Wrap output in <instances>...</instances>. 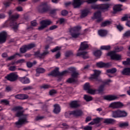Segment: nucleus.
<instances>
[{
	"label": "nucleus",
	"mask_w": 130,
	"mask_h": 130,
	"mask_svg": "<svg viewBox=\"0 0 130 130\" xmlns=\"http://www.w3.org/2000/svg\"><path fill=\"white\" fill-rule=\"evenodd\" d=\"M37 63V62L36 61H34L33 62H31L30 61H28L26 62V66L27 68H31L33 67V66L36 64Z\"/></svg>",
	"instance_id": "nucleus-34"
},
{
	"label": "nucleus",
	"mask_w": 130,
	"mask_h": 130,
	"mask_svg": "<svg viewBox=\"0 0 130 130\" xmlns=\"http://www.w3.org/2000/svg\"><path fill=\"white\" fill-rule=\"evenodd\" d=\"M49 54V51L48 50H44L43 53H41L40 51H37V52H35L34 55L36 57H38L39 58H41L43 59L45 58L46 55H48Z\"/></svg>",
	"instance_id": "nucleus-7"
},
{
	"label": "nucleus",
	"mask_w": 130,
	"mask_h": 130,
	"mask_svg": "<svg viewBox=\"0 0 130 130\" xmlns=\"http://www.w3.org/2000/svg\"><path fill=\"white\" fill-rule=\"evenodd\" d=\"M108 66V63H103V62L96 63V67H98V68H107Z\"/></svg>",
	"instance_id": "nucleus-29"
},
{
	"label": "nucleus",
	"mask_w": 130,
	"mask_h": 130,
	"mask_svg": "<svg viewBox=\"0 0 130 130\" xmlns=\"http://www.w3.org/2000/svg\"><path fill=\"white\" fill-rule=\"evenodd\" d=\"M84 98L85 100H86V101H87V102H89V101H92L93 99L92 98V96H90L86 94L84 95Z\"/></svg>",
	"instance_id": "nucleus-43"
},
{
	"label": "nucleus",
	"mask_w": 130,
	"mask_h": 130,
	"mask_svg": "<svg viewBox=\"0 0 130 130\" xmlns=\"http://www.w3.org/2000/svg\"><path fill=\"white\" fill-rule=\"evenodd\" d=\"M77 56H81L83 59H87V58H89V55L87 51L78 52L77 53Z\"/></svg>",
	"instance_id": "nucleus-15"
},
{
	"label": "nucleus",
	"mask_w": 130,
	"mask_h": 130,
	"mask_svg": "<svg viewBox=\"0 0 130 130\" xmlns=\"http://www.w3.org/2000/svg\"><path fill=\"white\" fill-rule=\"evenodd\" d=\"M69 71H64L62 72H59V68H56L55 70L51 72L48 74V76H52V77H59L57 81L60 82L61 81V79H62V76H66L67 74H68Z\"/></svg>",
	"instance_id": "nucleus-2"
},
{
	"label": "nucleus",
	"mask_w": 130,
	"mask_h": 130,
	"mask_svg": "<svg viewBox=\"0 0 130 130\" xmlns=\"http://www.w3.org/2000/svg\"><path fill=\"white\" fill-rule=\"evenodd\" d=\"M110 7V5L107 4L100 5V10L105 11H108V9H109Z\"/></svg>",
	"instance_id": "nucleus-22"
},
{
	"label": "nucleus",
	"mask_w": 130,
	"mask_h": 130,
	"mask_svg": "<svg viewBox=\"0 0 130 130\" xmlns=\"http://www.w3.org/2000/svg\"><path fill=\"white\" fill-rule=\"evenodd\" d=\"M124 66H127V64H129L130 63V58H127L126 61H124L122 62Z\"/></svg>",
	"instance_id": "nucleus-52"
},
{
	"label": "nucleus",
	"mask_w": 130,
	"mask_h": 130,
	"mask_svg": "<svg viewBox=\"0 0 130 130\" xmlns=\"http://www.w3.org/2000/svg\"><path fill=\"white\" fill-rule=\"evenodd\" d=\"M108 55L110 56L111 59L113 60H121V55L116 53L115 51L109 52Z\"/></svg>",
	"instance_id": "nucleus-8"
},
{
	"label": "nucleus",
	"mask_w": 130,
	"mask_h": 130,
	"mask_svg": "<svg viewBox=\"0 0 130 130\" xmlns=\"http://www.w3.org/2000/svg\"><path fill=\"white\" fill-rule=\"evenodd\" d=\"M111 48L110 46H103L101 47V49L103 50H109Z\"/></svg>",
	"instance_id": "nucleus-46"
},
{
	"label": "nucleus",
	"mask_w": 130,
	"mask_h": 130,
	"mask_svg": "<svg viewBox=\"0 0 130 130\" xmlns=\"http://www.w3.org/2000/svg\"><path fill=\"white\" fill-rule=\"evenodd\" d=\"M69 71L70 72V73H72V74H74V73L77 72L76 68H70L69 69Z\"/></svg>",
	"instance_id": "nucleus-59"
},
{
	"label": "nucleus",
	"mask_w": 130,
	"mask_h": 130,
	"mask_svg": "<svg viewBox=\"0 0 130 130\" xmlns=\"http://www.w3.org/2000/svg\"><path fill=\"white\" fill-rule=\"evenodd\" d=\"M128 18H129V16L128 14H125L124 15V16L121 18V21H122V22H124V21H128Z\"/></svg>",
	"instance_id": "nucleus-38"
},
{
	"label": "nucleus",
	"mask_w": 130,
	"mask_h": 130,
	"mask_svg": "<svg viewBox=\"0 0 130 130\" xmlns=\"http://www.w3.org/2000/svg\"><path fill=\"white\" fill-rule=\"evenodd\" d=\"M90 88H91L90 87V84L89 83H86L84 84V90H85L86 91H89V90H90Z\"/></svg>",
	"instance_id": "nucleus-41"
},
{
	"label": "nucleus",
	"mask_w": 130,
	"mask_h": 130,
	"mask_svg": "<svg viewBox=\"0 0 130 130\" xmlns=\"http://www.w3.org/2000/svg\"><path fill=\"white\" fill-rule=\"evenodd\" d=\"M54 109L53 110V112L55 113V114H59V113L60 112V106L58 104H55L54 105Z\"/></svg>",
	"instance_id": "nucleus-19"
},
{
	"label": "nucleus",
	"mask_w": 130,
	"mask_h": 130,
	"mask_svg": "<svg viewBox=\"0 0 130 130\" xmlns=\"http://www.w3.org/2000/svg\"><path fill=\"white\" fill-rule=\"evenodd\" d=\"M31 26L35 27L37 26V22H36L35 20H34L31 22Z\"/></svg>",
	"instance_id": "nucleus-63"
},
{
	"label": "nucleus",
	"mask_w": 130,
	"mask_h": 130,
	"mask_svg": "<svg viewBox=\"0 0 130 130\" xmlns=\"http://www.w3.org/2000/svg\"><path fill=\"white\" fill-rule=\"evenodd\" d=\"M28 50L27 45H24L20 48V52L21 53H25Z\"/></svg>",
	"instance_id": "nucleus-35"
},
{
	"label": "nucleus",
	"mask_w": 130,
	"mask_h": 130,
	"mask_svg": "<svg viewBox=\"0 0 130 130\" xmlns=\"http://www.w3.org/2000/svg\"><path fill=\"white\" fill-rule=\"evenodd\" d=\"M89 14V11L88 10H83L81 12V18H85L87 17Z\"/></svg>",
	"instance_id": "nucleus-33"
},
{
	"label": "nucleus",
	"mask_w": 130,
	"mask_h": 130,
	"mask_svg": "<svg viewBox=\"0 0 130 130\" xmlns=\"http://www.w3.org/2000/svg\"><path fill=\"white\" fill-rule=\"evenodd\" d=\"M36 72L39 74H43V73H45V69L42 68H39L36 69Z\"/></svg>",
	"instance_id": "nucleus-39"
},
{
	"label": "nucleus",
	"mask_w": 130,
	"mask_h": 130,
	"mask_svg": "<svg viewBox=\"0 0 130 130\" xmlns=\"http://www.w3.org/2000/svg\"><path fill=\"white\" fill-rule=\"evenodd\" d=\"M18 80H19L20 82L22 83V84H29V83H30V79L26 77H19Z\"/></svg>",
	"instance_id": "nucleus-21"
},
{
	"label": "nucleus",
	"mask_w": 130,
	"mask_h": 130,
	"mask_svg": "<svg viewBox=\"0 0 130 130\" xmlns=\"http://www.w3.org/2000/svg\"><path fill=\"white\" fill-rule=\"evenodd\" d=\"M68 14H69V12H68V11L66 10H62L61 12V14L62 16H67Z\"/></svg>",
	"instance_id": "nucleus-56"
},
{
	"label": "nucleus",
	"mask_w": 130,
	"mask_h": 130,
	"mask_svg": "<svg viewBox=\"0 0 130 130\" xmlns=\"http://www.w3.org/2000/svg\"><path fill=\"white\" fill-rule=\"evenodd\" d=\"M7 32L3 31L0 32V43H5L7 40Z\"/></svg>",
	"instance_id": "nucleus-16"
},
{
	"label": "nucleus",
	"mask_w": 130,
	"mask_h": 130,
	"mask_svg": "<svg viewBox=\"0 0 130 130\" xmlns=\"http://www.w3.org/2000/svg\"><path fill=\"white\" fill-rule=\"evenodd\" d=\"M109 108H113V109H117V108H122L123 107V104L118 102L112 103L109 106Z\"/></svg>",
	"instance_id": "nucleus-12"
},
{
	"label": "nucleus",
	"mask_w": 130,
	"mask_h": 130,
	"mask_svg": "<svg viewBox=\"0 0 130 130\" xmlns=\"http://www.w3.org/2000/svg\"><path fill=\"white\" fill-rule=\"evenodd\" d=\"M94 73L91 75V77H89V80H92V79H94L95 80V83L98 84V83H102V80L101 79H99L98 77L100 76L101 74V71L94 70Z\"/></svg>",
	"instance_id": "nucleus-6"
},
{
	"label": "nucleus",
	"mask_w": 130,
	"mask_h": 130,
	"mask_svg": "<svg viewBox=\"0 0 130 130\" xmlns=\"http://www.w3.org/2000/svg\"><path fill=\"white\" fill-rule=\"evenodd\" d=\"M123 37L125 38H128L130 37V30L126 31L123 35Z\"/></svg>",
	"instance_id": "nucleus-44"
},
{
	"label": "nucleus",
	"mask_w": 130,
	"mask_h": 130,
	"mask_svg": "<svg viewBox=\"0 0 130 130\" xmlns=\"http://www.w3.org/2000/svg\"><path fill=\"white\" fill-rule=\"evenodd\" d=\"M121 74L123 76H130V68H126L123 69Z\"/></svg>",
	"instance_id": "nucleus-24"
},
{
	"label": "nucleus",
	"mask_w": 130,
	"mask_h": 130,
	"mask_svg": "<svg viewBox=\"0 0 130 130\" xmlns=\"http://www.w3.org/2000/svg\"><path fill=\"white\" fill-rule=\"evenodd\" d=\"M81 29H82V27L79 25L70 27L69 28V31L72 37H73V38H78L80 35H83V34H81V33L79 32Z\"/></svg>",
	"instance_id": "nucleus-4"
},
{
	"label": "nucleus",
	"mask_w": 130,
	"mask_h": 130,
	"mask_svg": "<svg viewBox=\"0 0 130 130\" xmlns=\"http://www.w3.org/2000/svg\"><path fill=\"white\" fill-rule=\"evenodd\" d=\"M115 122V120L114 119H105L104 121V123H106L107 124H111Z\"/></svg>",
	"instance_id": "nucleus-28"
},
{
	"label": "nucleus",
	"mask_w": 130,
	"mask_h": 130,
	"mask_svg": "<svg viewBox=\"0 0 130 130\" xmlns=\"http://www.w3.org/2000/svg\"><path fill=\"white\" fill-rule=\"evenodd\" d=\"M52 24V21L49 20H42L40 22L41 26L39 27L38 30L41 31L43 29H45L47 26L51 25Z\"/></svg>",
	"instance_id": "nucleus-10"
},
{
	"label": "nucleus",
	"mask_w": 130,
	"mask_h": 130,
	"mask_svg": "<svg viewBox=\"0 0 130 130\" xmlns=\"http://www.w3.org/2000/svg\"><path fill=\"white\" fill-rule=\"evenodd\" d=\"M119 127H126V126H128V123L127 122L120 123L119 124Z\"/></svg>",
	"instance_id": "nucleus-42"
},
{
	"label": "nucleus",
	"mask_w": 130,
	"mask_h": 130,
	"mask_svg": "<svg viewBox=\"0 0 130 130\" xmlns=\"http://www.w3.org/2000/svg\"><path fill=\"white\" fill-rule=\"evenodd\" d=\"M98 0H87L86 1L87 4H94V3H96Z\"/></svg>",
	"instance_id": "nucleus-62"
},
{
	"label": "nucleus",
	"mask_w": 130,
	"mask_h": 130,
	"mask_svg": "<svg viewBox=\"0 0 130 130\" xmlns=\"http://www.w3.org/2000/svg\"><path fill=\"white\" fill-rule=\"evenodd\" d=\"M70 106L71 108H78L81 106V105L77 101H73L70 103Z\"/></svg>",
	"instance_id": "nucleus-20"
},
{
	"label": "nucleus",
	"mask_w": 130,
	"mask_h": 130,
	"mask_svg": "<svg viewBox=\"0 0 130 130\" xmlns=\"http://www.w3.org/2000/svg\"><path fill=\"white\" fill-rule=\"evenodd\" d=\"M79 75H80V74L77 71L72 73L71 75L72 77L68 79L67 82H68V83H74L75 84L78 83V77H79Z\"/></svg>",
	"instance_id": "nucleus-9"
},
{
	"label": "nucleus",
	"mask_w": 130,
	"mask_h": 130,
	"mask_svg": "<svg viewBox=\"0 0 130 130\" xmlns=\"http://www.w3.org/2000/svg\"><path fill=\"white\" fill-rule=\"evenodd\" d=\"M99 92H101L104 91V85H101L98 89Z\"/></svg>",
	"instance_id": "nucleus-60"
},
{
	"label": "nucleus",
	"mask_w": 130,
	"mask_h": 130,
	"mask_svg": "<svg viewBox=\"0 0 130 130\" xmlns=\"http://www.w3.org/2000/svg\"><path fill=\"white\" fill-rule=\"evenodd\" d=\"M84 130H92V126H86L84 127Z\"/></svg>",
	"instance_id": "nucleus-64"
},
{
	"label": "nucleus",
	"mask_w": 130,
	"mask_h": 130,
	"mask_svg": "<svg viewBox=\"0 0 130 130\" xmlns=\"http://www.w3.org/2000/svg\"><path fill=\"white\" fill-rule=\"evenodd\" d=\"M23 109L24 108L22 106H15L11 109V111L13 112H16L15 115L16 117H21V116H23V117L19 119L17 122H15V124L17 127H21L25 122H28L27 121V116H28V115H24V111L23 110Z\"/></svg>",
	"instance_id": "nucleus-1"
},
{
	"label": "nucleus",
	"mask_w": 130,
	"mask_h": 130,
	"mask_svg": "<svg viewBox=\"0 0 130 130\" xmlns=\"http://www.w3.org/2000/svg\"><path fill=\"white\" fill-rule=\"evenodd\" d=\"M94 18L95 19H97V22L99 23L100 22H101L102 21L103 19L101 18V12L100 11H98L96 13H94Z\"/></svg>",
	"instance_id": "nucleus-23"
},
{
	"label": "nucleus",
	"mask_w": 130,
	"mask_h": 130,
	"mask_svg": "<svg viewBox=\"0 0 130 130\" xmlns=\"http://www.w3.org/2000/svg\"><path fill=\"white\" fill-rule=\"evenodd\" d=\"M73 54V53L71 51H67L65 53V56L66 57H70V56H71Z\"/></svg>",
	"instance_id": "nucleus-48"
},
{
	"label": "nucleus",
	"mask_w": 130,
	"mask_h": 130,
	"mask_svg": "<svg viewBox=\"0 0 130 130\" xmlns=\"http://www.w3.org/2000/svg\"><path fill=\"white\" fill-rule=\"evenodd\" d=\"M57 50H60V47L57 46L53 49L51 50V51L52 52H56V51H57Z\"/></svg>",
	"instance_id": "nucleus-58"
},
{
	"label": "nucleus",
	"mask_w": 130,
	"mask_h": 130,
	"mask_svg": "<svg viewBox=\"0 0 130 130\" xmlns=\"http://www.w3.org/2000/svg\"><path fill=\"white\" fill-rule=\"evenodd\" d=\"M127 116V113L125 111H121L119 110V118L120 117H125V116Z\"/></svg>",
	"instance_id": "nucleus-30"
},
{
	"label": "nucleus",
	"mask_w": 130,
	"mask_h": 130,
	"mask_svg": "<svg viewBox=\"0 0 130 130\" xmlns=\"http://www.w3.org/2000/svg\"><path fill=\"white\" fill-rule=\"evenodd\" d=\"M4 103L5 105H9L10 104V102L7 100H3L1 101V104Z\"/></svg>",
	"instance_id": "nucleus-50"
},
{
	"label": "nucleus",
	"mask_w": 130,
	"mask_h": 130,
	"mask_svg": "<svg viewBox=\"0 0 130 130\" xmlns=\"http://www.w3.org/2000/svg\"><path fill=\"white\" fill-rule=\"evenodd\" d=\"M85 1H83L81 0H74L72 3V5L73 6L74 8L75 9L77 8H80L82 4H84Z\"/></svg>",
	"instance_id": "nucleus-14"
},
{
	"label": "nucleus",
	"mask_w": 130,
	"mask_h": 130,
	"mask_svg": "<svg viewBox=\"0 0 130 130\" xmlns=\"http://www.w3.org/2000/svg\"><path fill=\"white\" fill-rule=\"evenodd\" d=\"M91 8L93 9L94 10H96V9H98V10H100V5H94L91 6Z\"/></svg>",
	"instance_id": "nucleus-57"
},
{
	"label": "nucleus",
	"mask_w": 130,
	"mask_h": 130,
	"mask_svg": "<svg viewBox=\"0 0 130 130\" xmlns=\"http://www.w3.org/2000/svg\"><path fill=\"white\" fill-rule=\"evenodd\" d=\"M101 120H102V118H96L93 119V121H94L95 124L97 123H99L100 122H101Z\"/></svg>",
	"instance_id": "nucleus-45"
},
{
	"label": "nucleus",
	"mask_w": 130,
	"mask_h": 130,
	"mask_svg": "<svg viewBox=\"0 0 130 130\" xmlns=\"http://www.w3.org/2000/svg\"><path fill=\"white\" fill-rule=\"evenodd\" d=\"M93 54L96 57H100L101 54H102V52L100 50H96L93 53Z\"/></svg>",
	"instance_id": "nucleus-36"
},
{
	"label": "nucleus",
	"mask_w": 130,
	"mask_h": 130,
	"mask_svg": "<svg viewBox=\"0 0 130 130\" xmlns=\"http://www.w3.org/2000/svg\"><path fill=\"white\" fill-rule=\"evenodd\" d=\"M57 11H58V9H51L50 11V14H51V15H56Z\"/></svg>",
	"instance_id": "nucleus-53"
},
{
	"label": "nucleus",
	"mask_w": 130,
	"mask_h": 130,
	"mask_svg": "<svg viewBox=\"0 0 130 130\" xmlns=\"http://www.w3.org/2000/svg\"><path fill=\"white\" fill-rule=\"evenodd\" d=\"M19 17H20V15L18 14H14L9 16L10 26L13 29L14 31H17V30H18V28H19V25L16 22V20H17V19H19Z\"/></svg>",
	"instance_id": "nucleus-3"
},
{
	"label": "nucleus",
	"mask_w": 130,
	"mask_h": 130,
	"mask_svg": "<svg viewBox=\"0 0 130 130\" xmlns=\"http://www.w3.org/2000/svg\"><path fill=\"white\" fill-rule=\"evenodd\" d=\"M121 7L122 5H116L113 7V10L114 12H120L122 10Z\"/></svg>",
	"instance_id": "nucleus-31"
},
{
	"label": "nucleus",
	"mask_w": 130,
	"mask_h": 130,
	"mask_svg": "<svg viewBox=\"0 0 130 130\" xmlns=\"http://www.w3.org/2000/svg\"><path fill=\"white\" fill-rule=\"evenodd\" d=\"M87 93L94 95L95 93H96V90L90 88V89H88V91H87Z\"/></svg>",
	"instance_id": "nucleus-49"
},
{
	"label": "nucleus",
	"mask_w": 130,
	"mask_h": 130,
	"mask_svg": "<svg viewBox=\"0 0 130 130\" xmlns=\"http://www.w3.org/2000/svg\"><path fill=\"white\" fill-rule=\"evenodd\" d=\"M99 35L102 37H104L107 35V30L105 29H101L98 31Z\"/></svg>",
	"instance_id": "nucleus-27"
},
{
	"label": "nucleus",
	"mask_w": 130,
	"mask_h": 130,
	"mask_svg": "<svg viewBox=\"0 0 130 130\" xmlns=\"http://www.w3.org/2000/svg\"><path fill=\"white\" fill-rule=\"evenodd\" d=\"M33 87L31 86H26L23 88V91H29V90H32Z\"/></svg>",
	"instance_id": "nucleus-54"
},
{
	"label": "nucleus",
	"mask_w": 130,
	"mask_h": 130,
	"mask_svg": "<svg viewBox=\"0 0 130 130\" xmlns=\"http://www.w3.org/2000/svg\"><path fill=\"white\" fill-rule=\"evenodd\" d=\"M9 71H11V72H15L17 70V67L14 66H10L9 68Z\"/></svg>",
	"instance_id": "nucleus-51"
},
{
	"label": "nucleus",
	"mask_w": 130,
	"mask_h": 130,
	"mask_svg": "<svg viewBox=\"0 0 130 130\" xmlns=\"http://www.w3.org/2000/svg\"><path fill=\"white\" fill-rule=\"evenodd\" d=\"M109 25H111V21L107 20L102 22L101 26V27H106V26H109Z\"/></svg>",
	"instance_id": "nucleus-32"
},
{
	"label": "nucleus",
	"mask_w": 130,
	"mask_h": 130,
	"mask_svg": "<svg viewBox=\"0 0 130 130\" xmlns=\"http://www.w3.org/2000/svg\"><path fill=\"white\" fill-rule=\"evenodd\" d=\"M38 11L40 13H44L48 11V7H47V4L42 3L38 7Z\"/></svg>",
	"instance_id": "nucleus-13"
},
{
	"label": "nucleus",
	"mask_w": 130,
	"mask_h": 130,
	"mask_svg": "<svg viewBox=\"0 0 130 130\" xmlns=\"http://www.w3.org/2000/svg\"><path fill=\"white\" fill-rule=\"evenodd\" d=\"M48 88H50V85L47 84L41 86V89H48Z\"/></svg>",
	"instance_id": "nucleus-61"
},
{
	"label": "nucleus",
	"mask_w": 130,
	"mask_h": 130,
	"mask_svg": "<svg viewBox=\"0 0 130 130\" xmlns=\"http://www.w3.org/2000/svg\"><path fill=\"white\" fill-rule=\"evenodd\" d=\"M15 98L16 99H19L20 100H25V99H28L29 96L25 94H19L15 96Z\"/></svg>",
	"instance_id": "nucleus-18"
},
{
	"label": "nucleus",
	"mask_w": 130,
	"mask_h": 130,
	"mask_svg": "<svg viewBox=\"0 0 130 130\" xmlns=\"http://www.w3.org/2000/svg\"><path fill=\"white\" fill-rule=\"evenodd\" d=\"M115 50L116 52H119L123 50V47H116L115 48Z\"/></svg>",
	"instance_id": "nucleus-47"
},
{
	"label": "nucleus",
	"mask_w": 130,
	"mask_h": 130,
	"mask_svg": "<svg viewBox=\"0 0 130 130\" xmlns=\"http://www.w3.org/2000/svg\"><path fill=\"white\" fill-rule=\"evenodd\" d=\"M87 48H89V45L87 43V42H83L81 43L80 47L78 50V51L82 50H86Z\"/></svg>",
	"instance_id": "nucleus-17"
},
{
	"label": "nucleus",
	"mask_w": 130,
	"mask_h": 130,
	"mask_svg": "<svg viewBox=\"0 0 130 130\" xmlns=\"http://www.w3.org/2000/svg\"><path fill=\"white\" fill-rule=\"evenodd\" d=\"M118 97L115 95H107L104 97L105 100H108V101H112V100H116L118 99Z\"/></svg>",
	"instance_id": "nucleus-25"
},
{
	"label": "nucleus",
	"mask_w": 130,
	"mask_h": 130,
	"mask_svg": "<svg viewBox=\"0 0 130 130\" xmlns=\"http://www.w3.org/2000/svg\"><path fill=\"white\" fill-rule=\"evenodd\" d=\"M18 75L16 74L15 73H12L7 75V76L5 77V79L10 82H15V81L18 80Z\"/></svg>",
	"instance_id": "nucleus-11"
},
{
	"label": "nucleus",
	"mask_w": 130,
	"mask_h": 130,
	"mask_svg": "<svg viewBox=\"0 0 130 130\" xmlns=\"http://www.w3.org/2000/svg\"><path fill=\"white\" fill-rule=\"evenodd\" d=\"M69 115H73L74 117H80V116H83L84 115V113L81 110H76L74 111H71L70 113H66L65 116L66 117H68Z\"/></svg>",
	"instance_id": "nucleus-5"
},
{
	"label": "nucleus",
	"mask_w": 130,
	"mask_h": 130,
	"mask_svg": "<svg viewBox=\"0 0 130 130\" xmlns=\"http://www.w3.org/2000/svg\"><path fill=\"white\" fill-rule=\"evenodd\" d=\"M36 45L34 43L29 44L28 45H26V47L28 50L32 49V48H34V47H36Z\"/></svg>",
	"instance_id": "nucleus-40"
},
{
	"label": "nucleus",
	"mask_w": 130,
	"mask_h": 130,
	"mask_svg": "<svg viewBox=\"0 0 130 130\" xmlns=\"http://www.w3.org/2000/svg\"><path fill=\"white\" fill-rule=\"evenodd\" d=\"M112 116L114 118H119V110L113 111L112 112Z\"/></svg>",
	"instance_id": "nucleus-26"
},
{
	"label": "nucleus",
	"mask_w": 130,
	"mask_h": 130,
	"mask_svg": "<svg viewBox=\"0 0 130 130\" xmlns=\"http://www.w3.org/2000/svg\"><path fill=\"white\" fill-rule=\"evenodd\" d=\"M116 72H117L116 68H113L107 70V73H108V74H115Z\"/></svg>",
	"instance_id": "nucleus-37"
},
{
	"label": "nucleus",
	"mask_w": 130,
	"mask_h": 130,
	"mask_svg": "<svg viewBox=\"0 0 130 130\" xmlns=\"http://www.w3.org/2000/svg\"><path fill=\"white\" fill-rule=\"evenodd\" d=\"M56 93H57L56 90L54 89H52L49 91V94L51 96H53V95H55Z\"/></svg>",
	"instance_id": "nucleus-55"
}]
</instances>
